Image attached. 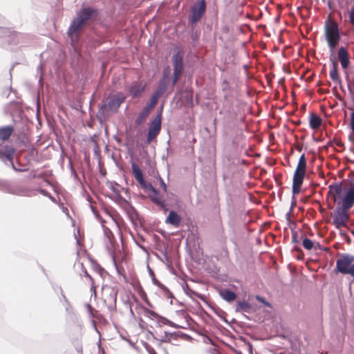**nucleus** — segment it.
Returning <instances> with one entry per match:
<instances>
[{"instance_id":"1","label":"nucleus","mask_w":354,"mask_h":354,"mask_svg":"<svg viewBox=\"0 0 354 354\" xmlns=\"http://www.w3.org/2000/svg\"><path fill=\"white\" fill-rule=\"evenodd\" d=\"M98 15V10L92 7L82 8L77 17L71 24L67 34L71 37V44L73 45L75 40L78 38L79 30L89 20L95 19Z\"/></svg>"},{"instance_id":"2","label":"nucleus","mask_w":354,"mask_h":354,"mask_svg":"<svg viewBox=\"0 0 354 354\" xmlns=\"http://www.w3.org/2000/svg\"><path fill=\"white\" fill-rule=\"evenodd\" d=\"M124 100L123 97L118 95L112 96L108 102H104L99 109L97 113V118L102 124L106 121L108 118V112L116 113L120 104Z\"/></svg>"},{"instance_id":"3","label":"nucleus","mask_w":354,"mask_h":354,"mask_svg":"<svg viewBox=\"0 0 354 354\" xmlns=\"http://www.w3.org/2000/svg\"><path fill=\"white\" fill-rule=\"evenodd\" d=\"M325 36L331 54L334 55L335 48L341 39L337 22L330 21L329 19L325 21Z\"/></svg>"},{"instance_id":"4","label":"nucleus","mask_w":354,"mask_h":354,"mask_svg":"<svg viewBox=\"0 0 354 354\" xmlns=\"http://www.w3.org/2000/svg\"><path fill=\"white\" fill-rule=\"evenodd\" d=\"M354 256L344 254L336 262L335 271L343 274H350L354 277Z\"/></svg>"},{"instance_id":"5","label":"nucleus","mask_w":354,"mask_h":354,"mask_svg":"<svg viewBox=\"0 0 354 354\" xmlns=\"http://www.w3.org/2000/svg\"><path fill=\"white\" fill-rule=\"evenodd\" d=\"M183 57H184V51L178 48L176 49L175 52L172 55V64L174 67V73H173V80H172V85L174 86L180 77L181 76L184 66H183Z\"/></svg>"},{"instance_id":"6","label":"nucleus","mask_w":354,"mask_h":354,"mask_svg":"<svg viewBox=\"0 0 354 354\" xmlns=\"http://www.w3.org/2000/svg\"><path fill=\"white\" fill-rule=\"evenodd\" d=\"M191 15L188 22L192 25H195L205 15L206 11L205 0H199L194 3L190 8Z\"/></svg>"},{"instance_id":"7","label":"nucleus","mask_w":354,"mask_h":354,"mask_svg":"<svg viewBox=\"0 0 354 354\" xmlns=\"http://www.w3.org/2000/svg\"><path fill=\"white\" fill-rule=\"evenodd\" d=\"M350 209L342 205L338 206L333 212V224L337 229L346 226V223L349 220V214L348 213Z\"/></svg>"},{"instance_id":"8","label":"nucleus","mask_w":354,"mask_h":354,"mask_svg":"<svg viewBox=\"0 0 354 354\" xmlns=\"http://www.w3.org/2000/svg\"><path fill=\"white\" fill-rule=\"evenodd\" d=\"M161 130V113H157L155 118L150 122L147 136V143L149 144L159 134Z\"/></svg>"},{"instance_id":"9","label":"nucleus","mask_w":354,"mask_h":354,"mask_svg":"<svg viewBox=\"0 0 354 354\" xmlns=\"http://www.w3.org/2000/svg\"><path fill=\"white\" fill-rule=\"evenodd\" d=\"M15 149L11 145H6L0 148V160L5 164L10 165L15 171H20L17 169L13 162V156Z\"/></svg>"},{"instance_id":"10","label":"nucleus","mask_w":354,"mask_h":354,"mask_svg":"<svg viewBox=\"0 0 354 354\" xmlns=\"http://www.w3.org/2000/svg\"><path fill=\"white\" fill-rule=\"evenodd\" d=\"M0 190L14 195H26L25 189L15 188L12 187L7 180H0Z\"/></svg>"},{"instance_id":"11","label":"nucleus","mask_w":354,"mask_h":354,"mask_svg":"<svg viewBox=\"0 0 354 354\" xmlns=\"http://www.w3.org/2000/svg\"><path fill=\"white\" fill-rule=\"evenodd\" d=\"M152 195H149L150 200L160 207V209L167 211V203L166 201L162 195L156 189L152 190Z\"/></svg>"},{"instance_id":"12","label":"nucleus","mask_w":354,"mask_h":354,"mask_svg":"<svg viewBox=\"0 0 354 354\" xmlns=\"http://www.w3.org/2000/svg\"><path fill=\"white\" fill-rule=\"evenodd\" d=\"M354 205V185H352L346 191L342 199V206L351 209Z\"/></svg>"},{"instance_id":"13","label":"nucleus","mask_w":354,"mask_h":354,"mask_svg":"<svg viewBox=\"0 0 354 354\" xmlns=\"http://www.w3.org/2000/svg\"><path fill=\"white\" fill-rule=\"evenodd\" d=\"M337 57L341 63L342 67L344 69H346L349 66V54L346 48L344 46H341L337 52Z\"/></svg>"},{"instance_id":"14","label":"nucleus","mask_w":354,"mask_h":354,"mask_svg":"<svg viewBox=\"0 0 354 354\" xmlns=\"http://www.w3.org/2000/svg\"><path fill=\"white\" fill-rule=\"evenodd\" d=\"M330 60L331 61V69L330 71V77L334 82L340 84L341 80L338 74V64L335 57L332 54L330 57Z\"/></svg>"},{"instance_id":"15","label":"nucleus","mask_w":354,"mask_h":354,"mask_svg":"<svg viewBox=\"0 0 354 354\" xmlns=\"http://www.w3.org/2000/svg\"><path fill=\"white\" fill-rule=\"evenodd\" d=\"M144 312H145V314L146 316H147L149 318H158L160 320L162 321V323L163 324H169V326H173L174 328H178V326L175 324L174 323H173L172 322L169 321V319L159 315L158 313H156V312L153 311V310H151L148 308H144Z\"/></svg>"},{"instance_id":"16","label":"nucleus","mask_w":354,"mask_h":354,"mask_svg":"<svg viewBox=\"0 0 354 354\" xmlns=\"http://www.w3.org/2000/svg\"><path fill=\"white\" fill-rule=\"evenodd\" d=\"M329 192L328 194H330L333 197V201L336 202L338 197L342 193V183H332L328 186Z\"/></svg>"},{"instance_id":"17","label":"nucleus","mask_w":354,"mask_h":354,"mask_svg":"<svg viewBox=\"0 0 354 354\" xmlns=\"http://www.w3.org/2000/svg\"><path fill=\"white\" fill-rule=\"evenodd\" d=\"M181 222V217L174 210H171L169 212L167 217L166 218L165 223H169L176 227L180 225Z\"/></svg>"},{"instance_id":"18","label":"nucleus","mask_w":354,"mask_h":354,"mask_svg":"<svg viewBox=\"0 0 354 354\" xmlns=\"http://www.w3.org/2000/svg\"><path fill=\"white\" fill-rule=\"evenodd\" d=\"M235 311L238 313H252L254 310L252 306L246 301H239L235 308Z\"/></svg>"},{"instance_id":"19","label":"nucleus","mask_w":354,"mask_h":354,"mask_svg":"<svg viewBox=\"0 0 354 354\" xmlns=\"http://www.w3.org/2000/svg\"><path fill=\"white\" fill-rule=\"evenodd\" d=\"M109 293L108 297L106 299V301L109 302L108 308L110 310H115L116 308V301H117V295L118 291L114 288H109Z\"/></svg>"},{"instance_id":"20","label":"nucleus","mask_w":354,"mask_h":354,"mask_svg":"<svg viewBox=\"0 0 354 354\" xmlns=\"http://www.w3.org/2000/svg\"><path fill=\"white\" fill-rule=\"evenodd\" d=\"M14 130L15 128L12 125H7L0 127V140L2 141L8 140L12 135Z\"/></svg>"},{"instance_id":"21","label":"nucleus","mask_w":354,"mask_h":354,"mask_svg":"<svg viewBox=\"0 0 354 354\" xmlns=\"http://www.w3.org/2000/svg\"><path fill=\"white\" fill-rule=\"evenodd\" d=\"M169 83L166 78H160L158 86L153 94L160 98L165 93Z\"/></svg>"},{"instance_id":"22","label":"nucleus","mask_w":354,"mask_h":354,"mask_svg":"<svg viewBox=\"0 0 354 354\" xmlns=\"http://www.w3.org/2000/svg\"><path fill=\"white\" fill-rule=\"evenodd\" d=\"M220 296L226 301L232 302L236 298V294L229 289H221L219 292Z\"/></svg>"},{"instance_id":"23","label":"nucleus","mask_w":354,"mask_h":354,"mask_svg":"<svg viewBox=\"0 0 354 354\" xmlns=\"http://www.w3.org/2000/svg\"><path fill=\"white\" fill-rule=\"evenodd\" d=\"M322 122V118L315 113H312L310 115L309 125L312 129H317L319 128Z\"/></svg>"},{"instance_id":"24","label":"nucleus","mask_w":354,"mask_h":354,"mask_svg":"<svg viewBox=\"0 0 354 354\" xmlns=\"http://www.w3.org/2000/svg\"><path fill=\"white\" fill-rule=\"evenodd\" d=\"M306 172L300 171H295L292 184L301 186L304 182Z\"/></svg>"},{"instance_id":"25","label":"nucleus","mask_w":354,"mask_h":354,"mask_svg":"<svg viewBox=\"0 0 354 354\" xmlns=\"http://www.w3.org/2000/svg\"><path fill=\"white\" fill-rule=\"evenodd\" d=\"M145 90V86L141 84L136 83L132 85L130 88V92L133 97H138Z\"/></svg>"},{"instance_id":"26","label":"nucleus","mask_w":354,"mask_h":354,"mask_svg":"<svg viewBox=\"0 0 354 354\" xmlns=\"http://www.w3.org/2000/svg\"><path fill=\"white\" fill-rule=\"evenodd\" d=\"M131 167L135 178L138 182V183H140L142 180H144L143 174L141 169H140L138 165L135 162H132Z\"/></svg>"},{"instance_id":"27","label":"nucleus","mask_w":354,"mask_h":354,"mask_svg":"<svg viewBox=\"0 0 354 354\" xmlns=\"http://www.w3.org/2000/svg\"><path fill=\"white\" fill-rule=\"evenodd\" d=\"M306 158L305 154L303 153L300 156L298 164L295 171H300L306 172Z\"/></svg>"},{"instance_id":"28","label":"nucleus","mask_w":354,"mask_h":354,"mask_svg":"<svg viewBox=\"0 0 354 354\" xmlns=\"http://www.w3.org/2000/svg\"><path fill=\"white\" fill-rule=\"evenodd\" d=\"M149 111L147 109H145V108L142 109V110L140 111L139 115L136 120V125H140L142 122L145 120V118L149 115Z\"/></svg>"},{"instance_id":"29","label":"nucleus","mask_w":354,"mask_h":354,"mask_svg":"<svg viewBox=\"0 0 354 354\" xmlns=\"http://www.w3.org/2000/svg\"><path fill=\"white\" fill-rule=\"evenodd\" d=\"M158 100H159V97H158L156 95L153 94L150 99L149 103L147 104L144 108L145 109H147V111L149 112L157 104Z\"/></svg>"},{"instance_id":"30","label":"nucleus","mask_w":354,"mask_h":354,"mask_svg":"<svg viewBox=\"0 0 354 354\" xmlns=\"http://www.w3.org/2000/svg\"><path fill=\"white\" fill-rule=\"evenodd\" d=\"M302 245L304 248L308 250H310L313 248V241L310 240V239L305 237L303 239Z\"/></svg>"},{"instance_id":"31","label":"nucleus","mask_w":354,"mask_h":354,"mask_svg":"<svg viewBox=\"0 0 354 354\" xmlns=\"http://www.w3.org/2000/svg\"><path fill=\"white\" fill-rule=\"evenodd\" d=\"M139 184L145 191L149 190L152 192V190H154L155 187L150 183H147L145 179L139 183Z\"/></svg>"},{"instance_id":"32","label":"nucleus","mask_w":354,"mask_h":354,"mask_svg":"<svg viewBox=\"0 0 354 354\" xmlns=\"http://www.w3.org/2000/svg\"><path fill=\"white\" fill-rule=\"evenodd\" d=\"M102 227H103V231H104V236L108 239L109 242L111 243L112 242V239L113 238V234L112 232L111 231V230L109 228H108L107 227L104 226V225H102Z\"/></svg>"},{"instance_id":"33","label":"nucleus","mask_w":354,"mask_h":354,"mask_svg":"<svg viewBox=\"0 0 354 354\" xmlns=\"http://www.w3.org/2000/svg\"><path fill=\"white\" fill-rule=\"evenodd\" d=\"M111 190L115 193V198L118 202H126V200L120 195V192L114 188L113 186L111 187Z\"/></svg>"},{"instance_id":"34","label":"nucleus","mask_w":354,"mask_h":354,"mask_svg":"<svg viewBox=\"0 0 354 354\" xmlns=\"http://www.w3.org/2000/svg\"><path fill=\"white\" fill-rule=\"evenodd\" d=\"M152 282L154 285L157 286L158 287H159L161 290H165L166 289V286L162 284V283H160L158 279H156L155 276H153L152 278Z\"/></svg>"},{"instance_id":"35","label":"nucleus","mask_w":354,"mask_h":354,"mask_svg":"<svg viewBox=\"0 0 354 354\" xmlns=\"http://www.w3.org/2000/svg\"><path fill=\"white\" fill-rule=\"evenodd\" d=\"M158 180L160 183V187L162 188L163 192L167 193V186L166 183L164 182L163 179L160 176H158Z\"/></svg>"},{"instance_id":"36","label":"nucleus","mask_w":354,"mask_h":354,"mask_svg":"<svg viewBox=\"0 0 354 354\" xmlns=\"http://www.w3.org/2000/svg\"><path fill=\"white\" fill-rule=\"evenodd\" d=\"M301 187V186H300V185H297L292 184V192L293 194L292 196H295V195L298 194L300 192Z\"/></svg>"},{"instance_id":"37","label":"nucleus","mask_w":354,"mask_h":354,"mask_svg":"<svg viewBox=\"0 0 354 354\" xmlns=\"http://www.w3.org/2000/svg\"><path fill=\"white\" fill-rule=\"evenodd\" d=\"M169 74H170V68L169 66L165 68L163 71L162 77L161 78H166L167 81L169 82Z\"/></svg>"},{"instance_id":"38","label":"nucleus","mask_w":354,"mask_h":354,"mask_svg":"<svg viewBox=\"0 0 354 354\" xmlns=\"http://www.w3.org/2000/svg\"><path fill=\"white\" fill-rule=\"evenodd\" d=\"M292 242L294 243H298L299 239H298V234L295 231L292 232Z\"/></svg>"},{"instance_id":"39","label":"nucleus","mask_w":354,"mask_h":354,"mask_svg":"<svg viewBox=\"0 0 354 354\" xmlns=\"http://www.w3.org/2000/svg\"><path fill=\"white\" fill-rule=\"evenodd\" d=\"M145 348L149 354H157L155 349L147 344H146Z\"/></svg>"},{"instance_id":"40","label":"nucleus","mask_w":354,"mask_h":354,"mask_svg":"<svg viewBox=\"0 0 354 354\" xmlns=\"http://www.w3.org/2000/svg\"><path fill=\"white\" fill-rule=\"evenodd\" d=\"M350 128L354 133V111L351 112V113Z\"/></svg>"},{"instance_id":"41","label":"nucleus","mask_w":354,"mask_h":354,"mask_svg":"<svg viewBox=\"0 0 354 354\" xmlns=\"http://www.w3.org/2000/svg\"><path fill=\"white\" fill-rule=\"evenodd\" d=\"M95 270L100 274L102 275V273H104L105 271L104 268H102L100 265L96 264L94 266Z\"/></svg>"},{"instance_id":"42","label":"nucleus","mask_w":354,"mask_h":354,"mask_svg":"<svg viewBox=\"0 0 354 354\" xmlns=\"http://www.w3.org/2000/svg\"><path fill=\"white\" fill-rule=\"evenodd\" d=\"M162 290L164 292L165 296L167 297V298L172 299L174 297L173 294L171 293V292L169 291V290L167 287L166 289Z\"/></svg>"},{"instance_id":"43","label":"nucleus","mask_w":354,"mask_h":354,"mask_svg":"<svg viewBox=\"0 0 354 354\" xmlns=\"http://www.w3.org/2000/svg\"><path fill=\"white\" fill-rule=\"evenodd\" d=\"M65 308H66V311L68 313H71L73 312V307L71 305V304L69 303V301L68 302V304H65Z\"/></svg>"},{"instance_id":"44","label":"nucleus","mask_w":354,"mask_h":354,"mask_svg":"<svg viewBox=\"0 0 354 354\" xmlns=\"http://www.w3.org/2000/svg\"><path fill=\"white\" fill-rule=\"evenodd\" d=\"M38 192H39L41 194H42L43 196H47V197H48V196H49V194H49L46 190H45V189H38Z\"/></svg>"},{"instance_id":"45","label":"nucleus","mask_w":354,"mask_h":354,"mask_svg":"<svg viewBox=\"0 0 354 354\" xmlns=\"http://www.w3.org/2000/svg\"><path fill=\"white\" fill-rule=\"evenodd\" d=\"M59 290H60V291H61L62 297V299H63V301H64V303H65V304H68V300L67 299V298L66 297V296L64 295V293H63V290H62V288H61V287H59Z\"/></svg>"},{"instance_id":"46","label":"nucleus","mask_w":354,"mask_h":354,"mask_svg":"<svg viewBox=\"0 0 354 354\" xmlns=\"http://www.w3.org/2000/svg\"><path fill=\"white\" fill-rule=\"evenodd\" d=\"M295 205H296V199H295V196H292L290 209H292L293 207Z\"/></svg>"},{"instance_id":"47","label":"nucleus","mask_w":354,"mask_h":354,"mask_svg":"<svg viewBox=\"0 0 354 354\" xmlns=\"http://www.w3.org/2000/svg\"><path fill=\"white\" fill-rule=\"evenodd\" d=\"M256 299H257V300H258V301H261L262 303H263L266 301V299L263 297H261L259 295H257L256 296Z\"/></svg>"},{"instance_id":"48","label":"nucleus","mask_w":354,"mask_h":354,"mask_svg":"<svg viewBox=\"0 0 354 354\" xmlns=\"http://www.w3.org/2000/svg\"><path fill=\"white\" fill-rule=\"evenodd\" d=\"M291 212H292V209H290L289 212H288L286 214V219H287V220H288V221H290Z\"/></svg>"},{"instance_id":"49","label":"nucleus","mask_w":354,"mask_h":354,"mask_svg":"<svg viewBox=\"0 0 354 354\" xmlns=\"http://www.w3.org/2000/svg\"><path fill=\"white\" fill-rule=\"evenodd\" d=\"M86 307H87V309L88 310V311L91 313V312L93 310V308L91 307V306L90 304H87Z\"/></svg>"},{"instance_id":"50","label":"nucleus","mask_w":354,"mask_h":354,"mask_svg":"<svg viewBox=\"0 0 354 354\" xmlns=\"http://www.w3.org/2000/svg\"><path fill=\"white\" fill-rule=\"evenodd\" d=\"M148 268H149V274H150V276L152 278L153 276H155V274H154L153 270L149 267H148Z\"/></svg>"},{"instance_id":"51","label":"nucleus","mask_w":354,"mask_h":354,"mask_svg":"<svg viewBox=\"0 0 354 354\" xmlns=\"http://www.w3.org/2000/svg\"><path fill=\"white\" fill-rule=\"evenodd\" d=\"M336 144L339 147H344V145L341 141H339V140L336 141Z\"/></svg>"},{"instance_id":"52","label":"nucleus","mask_w":354,"mask_h":354,"mask_svg":"<svg viewBox=\"0 0 354 354\" xmlns=\"http://www.w3.org/2000/svg\"><path fill=\"white\" fill-rule=\"evenodd\" d=\"M183 289H184L185 292L186 293H187V290L189 289V287H188L187 283H185V286H183Z\"/></svg>"},{"instance_id":"53","label":"nucleus","mask_w":354,"mask_h":354,"mask_svg":"<svg viewBox=\"0 0 354 354\" xmlns=\"http://www.w3.org/2000/svg\"><path fill=\"white\" fill-rule=\"evenodd\" d=\"M266 306H268V307H270L271 306V304L267 301L266 300L263 303Z\"/></svg>"},{"instance_id":"54","label":"nucleus","mask_w":354,"mask_h":354,"mask_svg":"<svg viewBox=\"0 0 354 354\" xmlns=\"http://www.w3.org/2000/svg\"><path fill=\"white\" fill-rule=\"evenodd\" d=\"M84 274L86 277H87L91 279V277L89 275V274L88 273V272L86 270L84 271Z\"/></svg>"},{"instance_id":"55","label":"nucleus","mask_w":354,"mask_h":354,"mask_svg":"<svg viewBox=\"0 0 354 354\" xmlns=\"http://www.w3.org/2000/svg\"><path fill=\"white\" fill-rule=\"evenodd\" d=\"M336 97L341 102L344 100L343 98L339 95H337Z\"/></svg>"},{"instance_id":"56","label":"nucleus","mask_w":354,"mask_h":354,"mask_svg":"<svg viewBox=\"0 0 354 354\" xmlns=\"http://www.w3.org/2000/svg\"><path fill=\"white\" fill-rule=\"evenodd\" d=\"M162 109H163V106H160L159 109L158 110V113H162Z\"/></svg>"},{"instance_id":"57","label":"nucleus","mask_w":354,"mask_h":354,"mask_svg":"<svg viewBox=\"0 0 354 354\" xmlns=\"http://www.w3.org/2000/svg\"><path fill=\"white\" fill-rule=\"evenodd\" d=\"M52 201H55V198L53 196H52L50 194H49V196H48Z\"/></svg>"},{"instance_id":"58","label":"nucleus","mask_w":354,"mask_h":354,"mask_svg":"<svg viewBox=\"0 0 354 354\" xmlns=\"http://www.w3.org/2000/svg\"><path fill=\"white\" fill-rule=\"evenodd\" d=\"M348 91L351 93H353V91H352V88H351V86L350 84H348Z\"/></svg>"},{"instance_id":"59","label":"nucleus","mask_w":354,"mask_h":354,"mask_svg":"<svg viewBox=\"0 0 354 354\" xmlns=\"http://www.w3.org/2000/svg\"><path fill=\"white\" fill-rule=\"evenodd\" d=\"M340 89L342 90V92L345 93L346 91H345V88L340 84Z\"/></svg>"},{"instance_id":"60","label":"nucleus","mask_w":354,"mask_h":354,"mask_svg":"<svg viewBox=\"0 0 354 354\" xmlns=\"http://www.w3.org/2000/svg\"><path fill=\"white\" fill-rule=\"evenodd\" d=\"M138 246H139L141 249H142L144 251H146V248H145L144 246H142V245H138Z\"/></svg>"},{"instance_id":"61","label":"nucleus","mask_w":354,"mask_h":354,"mask_svg":"<svg viewBox=\"0 0 354 354\" xmlns=\"http://www.w3.org/2000/svg\"><path fill=\"white\" fill-rule=\"evenodd\" d=\"M352 234L354 236V230L351 231Z\"/></svg>"},{"instance_id":"62","label":"nucleus","mask_w":354,"mask_h":354,"mask_svg":"<svg viewBox=\"0 0 354 354\" xmlns=\"http://www.w3.org/2000/svg\"><path fill=\"white\" fill-rule=\"evenodd\" d=\"M118 273L121 272V270H120L118 268H117Z\"/></svg>"},{"instance_id":"63","label":"nucleus","mask_w":354,"mask_h":354,"mask_svg":"<svg viewBox=\"0 0 354 354\" xmlns=\"http://www.w3.org/2000/svg\"><path fill=\"white\" fill-rule=\"evenodd\" d=\"M244 317H245V318H247L248 319H249V318H248V317L247 315H244Z\"/></svg>"},{"instance_id":"64","label":"nucleus","mask_w":354,"mask_h":354,"mask_svg":"<svg viewBox=\"0 0 354 354\" xmlns=\"http://www.w3.org/2000/svg\"><path fill=\"white\" fill-rule=\"evenodd\" d=\"M169 334H170V333H168L167 332H165V335H166V336H167V335H169Z\"/></svg>"}]
</instances>
